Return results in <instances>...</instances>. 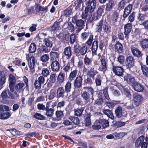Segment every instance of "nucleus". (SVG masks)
Masks as SVG:
<instances>
[{
    "label": "nucleus",
    "mask_w": 148,
    "mask_h": 148,
    "mask_svg": "<svg viewBox=\"0 0 148 148\" xmlns=\"http://www.w3.org/2000/svg\"><path fill=\"white\" fill-rule=\"evenodd\" d=\"M102 29L103 32L106 34H109L111 31V27L107 23H103V20H100L96 25L97 31L101 32L102 31Z\"/></svg>",
    "instance_id": "f257e3e1"
},
{
    "label": "nucleus",
    "mask_w": 148,
    "mask_h": 148,
    "mask_svg": "<svg viewBox=\"0 0 148 148\" xmlns=\"http://www.w3.org/2000/svg\"><path fill=\"white\" fill-rule=\"evenodd\" d=\"M93 35H91L87 41L85 42V44L87 46L90 47L91 46V51L92 54H97L96 52L98 47V41L95 40L93 42Z\"/></svg>",
    "instance_id": "f03ea898"
},
{
    "label": "nucleus",
    "mask_w": 148,
    "mask_h": 148,
    "mask_svg": "<svg viewBox=\"0 0 148 148\" xmlns=\"http://www.w3.org/2000/svg\"><path fill=\"white\" fill-rule=\"evenodd\" d=\"M83 89H85V91L81 93V97L86 102L88 103L90 101V95L93 99L94 89L91 87L88 86L84 87Z\"/></svg>",
    "instance_id": "7ed1b4c3"
},
{
    "label": "nucleus",
    "mask_w": 148,
    "mask_h": 148,
    "mask_svg": "<svg viewBox=\"0 0 148 148\" xmlns=\"http://www.w3.org/2000/svg\"><path fill=\"white\" fill-rule=\"evenodd\" d=\"M86 46L87 45H81L79 43H76L74 46L75 53L77 54L79 53L82 56L85 55L88 50V48Z\"/></svg>",
    "instance_id": "20e7f679"
},
{
    "label": "nucleus",
    "mask_w": 148,
    "mask_h": 148,
    "mask_svg": "<svg viewBox=\"0 0 148 148\" xmlns=\"http://www.w3.org/2000/svg\"><path fill=\"white\" fill-rule=\"evenodd\" d=\"M112 71L114 74L118 77H122L125 71L123 68L121 66H114L113 65L112 68Z\"/></svg>",
    "instance_id": "39448f33"
},
{
    "label": "nucleus",
    "mask_w": 148,
    "mask_h": 148,
    "mask_svg": "<svg viewBox=\"0 0 148 148\" xmlns=\"http://www.w3.org/2000/svg\"><path fill=\"white\" fill-rule=\"evenodd\" d=\"M97 0H92L90 1H87L86 3V8L90 10V13H92L95 9L97 4Z\"/></svg>",
    "instance_id": "423d86ee"
},
{
    "label": "nucleus",
    "mask_w": 148,
    "mask_h": 148,
    "mask_svg": "<svg viewBox=\"0 0 148 148\" xmlns=\"http://www.w3.org/2000/svg\"><path fill=\"white\" fill-rule=\"evenodd\" d=\"M132 27V24L130 23H128L124 25V33L126 39H128L129 38V34L131 31Z\"/></svg>",
    "instance_id": "0eeeda50"
},
{
    "label": "nucleus",
    "mask_w": 148,
    "mask_h": 148,
    "mask_svg": "<svg viewBox=\"0 0 148 148\" xmlns=\"http://www.w3.org/2000/svg\"><path fill=\"white\" fill-rule=\"evenodd\" d=\"M143 100V97L140 94L135 95L133 96V103L136 107L138 106L141 103Z\"/></svg>",
    "instance_id": "6e6552de"
},
{
    "label": "nucleus",
    "mask_w": 148,
    "mask_h": 148,
    "mask_svg": "<svg viewBox=\"0 0 148 148\" xmlns=\"http://www.w3.org/2000/svg\"><path fill=\"white\" fill-rule=\"evenodd\" d=\"M83 78L82 76L79 75L76 77L75 80L73 85L76 88H79L82 87V85Z\"/></svg>",
    "instance_id": "1a4fd4ad"
},
{
    "label": "nucleus",
    "mask_w": 148,
    "mask_h": 148,
    "mask_svg": "<svg viewBox=\"0 0 148 148\" xmlns=\"http://www.w3.org/2000/svg\"><path fill=\"white\" fill-rule=\"evenodd\" d=\"M125 64L127 68L130 69L134 65V60L132 56H127L125 59Z\"/></svg>",
    "instance_id": "9d476101"
},
{
    "label": "nucleus",
    "mask_w": 148,
    "mask_h": 148,
    "mask_svg": "<svg viewBox=\"0 0 148 148\" xmlns=\"http://www.w3.org/2000/svg\"><path fill=\"white\" fill-rule=\"evenodd\" d=\"M115 52L118 54H121L123 52V46L122 44L119 41H117L114 45Z\"/></svg>",
    "instance_id": "9b49d317"
},
{
    "label": "nucleus",
    "mask_w": 148,
    "mask_h": 148,
    "mask_svg": "<svg viewBox=\"0 0 148 148\" xmlns=\"http://www.w3.org/2000/svg\"><path fill=\"white\" fill-rule=\"evenodd\" d=\"M123 78L124 80L126 81L129 84L132 85V86L136 82L134 77L130 74H127L124 76Z\"/></svg>",
    "instance_id": "f8f14e48"
},
{
    "label": "nucleus",
    "mask_w": 148,
    "mask_h": 148,
    "mask_svg": "<svg viewBox=\"0 0 148 148\" xmlns=\"http://www.w3.org/2000/svg\"><path fill=\"white\" fill-rule=\"evenodd\" d=\"M73 5H71L62 12V15L66 17H69L72 14Z\"/></svg>",
    "instance_id": "ddd939ff"
},
{
    "label": "nucleus",
    "mask_w": 148,
    "mask_h": 148,
    "mask_svg": "<svg viewBox=\"0 0 148 148\" xmlns=\"http://www.w3.org/2000/svg\"><path fill=\"white\" fill-rule=\"evenodd\" d=\"M63 21L62 19L59 21H55L53 25L51 27V32H55L58 30H59L60 28V23Z\"/></svg>",
    "instance_id": "4468645a"
},
{
    "label": "nucleus",
    "mask_w": 148,
    "mask_h": 148,
    "mask_svg": "<svg viewBox=\"0 0 148 148\" xmlns=\"http://www.w3.org/2000/svg\"><path fill=\"white\" fill-rule=\"evenodd\" d=\"M50 51V49L45 45H42L37 49V53L38 56H40L42 53H48Z\"/></svg>",
    "instance_id": "2eb2a0df"
},
{
    "label": "nucleus",
    "mask_w": 148,
    "mask_h": 148,
    "mask_svg": "<svg viewBox=\"0 0 148 148\" xmlns=\"http://www.w3.org/2000/svg\"><path fill=\"white\" fill-rule=\"evenodd\" d=\"M50 65L52 70L55 71H58L60 68V64L57 60L51 61Z\"/></svg>",
    "instance_id": "dca6fc26"
},
{
    "label": "nucleus",
    "mask_w": 148,
    "mask_h": 148,
    "mask_svg": "<svg viewBox=\"0 0 148 148\" xmlns=\"http://www.w3.org/2000/svg\"><path fill=\"white\" fill-rule=\"evenodd\" d=\"M132 87L134 90L138 92H142L144 90L143 86L137 82L132 85Z\"/></svg>",
    "instance_id": "f3484780"
},
{
    "label": "nucleus",
    "mask_w": 148,
    "mask_h": 148,
    "mask_svg": "<svg viewBox=\"0 0 148 148\" xmlns=\"http://www.w3.org/2000/svg\"><path fill=\"white\" fill-rule=\"evenodd\" d=\"M133 5L132 4H129L127 7L124 9L123 14V18L125 19L127 17L128 15L131 13Z\"/></svg>",
    "instance_id": "a211bd4d"
},
{
    "label": "nucleus",
    "mask_w": 148,
    "mask_h": 148,
    "mask_svg": "<svg viewBox=\"0 0 148 148\" xmlns=\"http://www.w3.org/2000/svg\"><path fill=\"white\" fill-rule=\"evenodd\" d=\"M139 45L143 49L145 50L148 49V39H141L139 42Z\"/></svg>",
    "instance_id": "6ab92c4d"
},
{
    "label": "nucleus",
    "mask_w": 148,
    "mask_h": 148,
    "mask_svg": "<svg viewBox=\"0 0 148 148\" xmlns=\"http://www.w3.org/2000/svg\"><path fill=\"white\" fill-rule=\"evenodd\" d=\"M145 139V136L143 135L139 137L135 141V147L138 148L141 147L142 143L144 142Z\"/></svg>",
    "instance_id": "aec40b11"
},
{
    "label": "nucleus",
    "mask_w": 148,
    "mask_h": 148,
    "mask_svg": "<svg viewBox=\"0 0 148 148\" xmlns=\"http://www.w3.org/2000/svg\"><path fill=\"white\" fill-rule=\"evenodd\" d=\"M131 50L134 56L139 58L143 56V54L138 48H135L134 47H131Z\"/></svg>",
    "instance_id": "412c9836"
},
{
    "label": "nucleus",
    "mask_w": 148,
    "mask_h": 148,
    "mask_svg": "<svg viewBox=\"0 0 148 148\" xmlns=\"http://www.w3.org/2000/svg\"><path fill=\"white\" fill-rule=\"evenodd\" d=\"M35 5V10L38 13L40 11L45 12H46L48 11V7L47 6L43 7L39 3H36Z\"/></svg>",
    "instance_id": "4be33fe9"
},
{
    "label": "nucleus",
    "mask_w": 148,
    "mask_h": 148,
    "mask_svg": "<svg viewBox=\"0 0 148 148\" xmlns=\"http://www.w3.org/2000/svg\"><path fill=\"white\" fill-rule=\"evenodd\" d=\"M96 122L99 123L104 128H105L109 126V122L105 119H99L97 120Z\"/></svg>",
    "instance_id": "5701e85b"
},
{
    "label": "nucleus",
    "mask_w": 148,
    "mask_h": 148,
    "mask_svg": "<svg viewBox=\"0 0 148 148\" xmlns=\"http://www.w3.org/2000/svg\"><path fill=\"white\" fill-rule=\"evenodd\" d=\"M104 8V5H102L99 7L96 12H94L96 16L95 20H98L102 15Z\"/></svg>",
    "instance_id": "b1692460"
},
{
    "label": "nucleus",
    "mask_w": 148,
    "mask_h": 148,
    "mask_svg": "<svg viewBox=\"0 0 148 148\" xmlns=\"http://www.w3.org/2000/svg\"><path fill=\"white\" fill-rule=\"evenodd\" d=\"M52 41V38L49 37L47 38H45L43 40V42L45 45L50 48H51L53 46V42Z\"/></svg>",
    "instance_id": "393cba45"
},
{
    "label": "nucleus",
    "mask_w": 148,
    "mask_h": 148,
    "mask_svg": "<svg viewBox=\"0 0 148 148\" xmlns=\"http://www.w3.org/2000/svg\"><path fill=\"white\" fill-rule=\"evenodd\" d=\"M114 5V1L113 0H109L108 3L106 5L105 8L106 11L110 12L111 11Z\"/></svg>",
    "instance_id": "a878e982"
},
{
    "label": "nucleus",
    "mask_w": 148,
    "mask_h": 148,
    "mask_svg": "<svg viewBox=\"0 0 148 148\" xmlns=\"http://www.w3.org/2000/svg\"><path fill=\"white\" fill-rule=\"evenodd\" d=\"M100 61L101 68L100 70L102 71L107 70V62L105 58H101L100 59Z\"/></svg>",
    "instance_id": "bb28decb"
},
{
    "label": "nucleus",
    "mask_w": 148,
    "mask_h": 148,
    "mask_svg": "<svg viewBox=\"0 0 148 148\" xmlns=\"http://www.w3.org/2000/svg\"><path fill=\"white\" fill-rule=\"evenodd\" d=\"M65 92L62 87H60L58 88L57 91V98H63L64 96V93Z\"/></svg>",
    "instance_id": "cd10ccee"
},
{
    "label": "nucleus",
    "mask_w": 148,
    "mask_h": 148,
    "mask_svg": "<svg viewBox=\"0 0 148 148\" xmlns=\"http://www.w3.org/2000/svg\"><path fill=\"white\" fill-rule=\"evenodd\" d=\"M120 101L113 100L112 102L106 101L105 104L110 108L112 109L116 105L120 103Z\"/></svg>",
    "instance_id": "c85d7f7f"
},
{
    "label": "nucleus",
    "mask_w": 148,
    "mask_h": 148,
    "mask_svg": "<svg viewBox=\"0 0 148 148\" xmlns=\"http://www.w3.org/2000/svg\"><path fill=\"white\" fill-rule=\"evenodd\" d=\"M72 53L71 47L70 46L66 47L64 49L63 53L68 58H70L71 56Z\"/></svg>",
    "instance_id": "c756f323"
},
{
    "label": "nucleus",
    "mask_w": 148,
    "mask_h": 148,
    "mask_svg": "<svg viewBox=\"0 0 148 148\" xmlns=\"http://www.w3.org/2000/svg\"><path fill=\"white\" fill-rule=\"evenodd\" d=\"M115 114L116 117L120 118L122 117L123 116V111L121 106L117 107L115 109Z\"/></svg>",
    "instance_id": "7c9ffc66"
},
{
    "label": "nucleus",
    "mask_w": 148,
    "mask_h": 148,
    "mask_svg": "<svg viewBox=\"0 0 148 148\" xmlns=\"http://www.w3.org/2000/svg\"><path fill=\"white\" fill-rule=\"evenodd\" d=\"M28 65L30 69H33L35 63V58L33 56H31L27 59Z\"/></svg>",
    "instance_id": "2f4dec72"
},
{
    "label": "nucleus",
    "mask_w": 148,
    "mask_h": 148,
    "mask_svg": "<svg viewBox=\"0 0 148 148\" xmlns=\"http://www.w3.org/2000/svg\"><path fill=\"white\" fill-rule=\"evenodd\" d=\"M50 60L51 61L57 60L58 59L59 54L58 52L51 51L50 53Z\"/></svg>",
    "instance_id": "473e14b6"
},
{
    "label": "nucleus",
    "mask_w": 148,
    "mask_h": 148,
    "mask_svg": "<svg viewBox=\"0 0 148 148\" xmlns=\"http://www.w3.org/2000/svg\"><path fill=\"white\" fill-rule=\"evenodd\" d=\"M65 74L64 73L61 71L58 76V82L59 84H61L65 81Z\"/></svg>",
    "instance_id": "72a5a7b5"
},
{
    "label": "nucleus",
    "mask_w": 148,
    "mask_h": 148,
    "mask_svg": "<svg viewBox=\"0 0 148 148\" xmlns=\"http://www.w3.org/2000/svg\"><path fill=\"white\" fill-rule=\"evenodd\" d=\"M92 59L86 56L84 58V64L87 67H90L92 65Z\"/></svg>",
    "instance_id": "f704fd0d"
},
{
    "label": "nucleus",
    "mask_w": 148,
    "mask_h": 148,
    "mask_svg": "<svg viewBox=\"0 0 148 148\" xmlns=\"http://www.w3.org/2000/svg\"><path fill=\"white\" fill-rule=\"evenodd\" d=\"M98 72L96 70H95L94 68H91L90 70L88 71L87 74V77H90L95 78V76L98 73Z\"/></svg>",
    "instance_id": "c9c22d12"
},
{
    "label": "nucleus",
    "mask_w": 148,
    "mask_h": 148,
    "mask_svg": "<svg viewBox=\"0 0 148 148\" xmlns=\"http://www.w3.org/2000/svg\"><path fill=\"white\" fill-rule=\"evenodd\" d=\"M91 115L90 114L87 113L84 116V122L86 126H89L91 124Z\"/></svg>",
    "instance_id": "e433bc0d"
},
{
    "label": "nucleus",
    "mask_w": 148,
    "mask_h": 148,
    "mask_svg": "<svg viewBox=\"0 0 148 148\" xmlns=\"http://www.w3.org/2000/svg\"><path fill=\"white\" fill-rule=\"evenodd\" d=\"M141 69L143 75L148 77V67L146 65H141Z\"/></svg>",
    "instance_id": "4c0bfd02"
},
{
    "label": "nucleus",
    "mask_w": 148,
    "mask_h": 148,
    "mask_svg": "<svg viewBox=\"0 0 148 148\" xmlns=\"http://www.w3.org/2000/svg\"><path fill=\"white\" fill-rule=\"evenodd\" d=\"M103 113L106 115L109 118L113 119H114V116L112 111L108 109H106L103 110Z\"/></svg>",
    "instance_id": "58836bf2"
},
{
    "label": "nucleus",
    "mask_w": 148,
    "mask_h": 148,
    "mask_svg": "<svg viewBox=\"0 0 148 148\" xmlns=\"http://www.w3.org/2000/svg\"><path fill=\"white\" fill-rule=\"evenodd\" d=\"M77 70L75 69L74 70L72 71L70 73L69 75V80L71 81L74 79L77 74Z\"/></svg>",
    "instance_id": "ea45409f"
},
{
    "label": "nucleus",
    "mask_w": 148,
    "mask_h": 148,
    "mask_svg": "<svg viewBox=\"0 0 148 148\" xmlns=\"http://www.w3.org/2000/svg\"><path fill=\"white\" fill-rule=\"evenodd\" d=\"M36 49V45L35 43H32L30 45L29 49V52L30 53H34Z\"/></svg>",
    "instance_id": "a19ab883"
},
{
    "label": "nucleus",
    "mask_w": 148,
    "mask_h": 148,
    "mask_svg": "<svg viewBox=\"0 0 148 148\" xmlns=\"http://www.w3.org/2000/svg\"><path fill=\"white\" fill-rule=\"evenodd\" d=\"M95 80V78L90 77H87L86 79L84 80V84H93V82Z\"/></svg>",
    "instance_id": "79ce46f5"
},
{
    "label": "nucleus",
    "mask_w": 148,
    "mask_h": 148,
    "mask_svg": "<svg viewBox=\"0 0 148 148\" xmlns=\"http://www.w3.org/2000/svg\"><path fill=\"white\" fill-rule=\"evenodd\" d=\"M55 114L57 120L58 121L61 120L62 118L64 116L63 111H56Z\"/></svg>",
    "instance_id": "37998d69"
},
{
    "label": "nucleus",
    "mask_w": 148,
    "mask_h": 148,
    "mask_svg": "<svg viewBox=\"0 0 148 148\" xmlns=\"http://www.w3.org/2000/svg\"><path fill=\"white\" fill-rule=\"evenodd\" d=\"M24 86L23 83H18L15 86V90L17 91H23L24 89L23 88Z\"/></svg>",
    "instance_id": "c03bdc74"
},
{
    "label": "nucleus",
    "mask_w": 148,
    "mask_h": 148,
    "mask_svg": "<svg viewBox=\"0 0 148 148\" xmlns=\"http://www.w3.org/2000/svg\"><path fill=\"white\" fill-rule=\"evenodd\" d=\"M108 87H106L104 88L102 90L103 96L105 99L109 100L110 98L109 97L108 93Z\"/></svg>",
    "instance_id": "a18cd8bd"
},
{
    "label": "nucleus",
    "mask_w": 148,
    "mask_h": 148,
    "mask_svg": "<svg viewBox=\"0 0 148 148\" xmlns=\"http://www.w3.org/2000/svg\"><path fill=\"white\" fill-rule=\"evenodd\" d=\"M69 119L72 121V123H73L75 125H78L80 123L79 120L77 117L70 116Z\"/></svg>",
    "instance_id": "49530a36"
},
{
    "label": "nucleus",
    "mask_w": 148,
    "mask_h": 148,
    "mask_svg": "<svg viewBox=\"0 0 148 148\" xmlns=\"http://www.w3.org/2000/svg\"><path fill=\"white\" fill-rule=\"evenodd\" d=\"M34 117L35 119L40 120H45V118L43 115L40 113L36 112L34 114Z\"/></svg>",
    "instance_id": "de8ad7c7"
},
{
    "label": "nucleus",
    "mask_w": 148,
    "mask_h": 148,
    "mask_svg": "<svg viewBox=\"0 0 148 148\" xmlns=\"http://www.w3.org/2000/svg\"><path fill=\"white\" fill-rule=\"evenodd\" d=\"M84 109V108L82 107L81 108H78L77 109L75 110L74 111L75 115L78 116H81Z\"/></svg>",
    "instance_id": "09e8293b"
},
{
    "label": "nucleus",
    "mask_w": 148,
    "mask_h": 148,
    "mask_svg": "<svg viewBox=\"0 0 148 148\" xmlns=\"http://www.w3.org/2000/svg\"><path fill=\"white\" fill-rule=\"evenodd\" d=\"M10 115V113L8 112L3 113H0V119H5L9 118Z\"/></svg>",
    "instance_id": "8fccbe9b"
},
{
    "label": "nucleus",
    "mask_w": 148,
    "mask_h": 148,
    "mask_svg": "<svg viewBox=\"0 0 148 148\" xmlns=\"http://www.w3.org/2000/svg\"><path fill=\"white\" fill-rule=\"evenodd\" d=\"M71 82L68 81L66 83L65 86V91L66 93L70 92L71 89Z\"/></svg>",
    "instance_id": "3c124183"
},
{
    "label": "nucleus",
    "mask_w": 148,
    "mask_h": 148,
    "mask_svg": "<svg viewBox=\"0 0 148 148\" xmlns=\"http://www.w3.org/2000/svg\"><path fill=\"white\" fill-rule=\"evenodd\" d=\"M46 111L45 115L48 117H52L54 111L53 108H50L47 109H46Z\"/></svg>",
    "instance_id": "603ef678"
},
{
    "label": "nucleus",
    "mask_w": 148,
    "mask_h": 148,
    "mask_svg": "<svg viewBox=\"0 0 148 148\" xmlns=\"http://www.w3.org/2000/svg\"><path fill=\"white\" fill-rule=\"evenodd\" d=\"M9 84L12 85L13 84H14L16 82V79L15 77L12 74H10L9 75Z\"/></svg>",
    "instance_id": "864d4df0"
},
{
    "label": "nucleus",
    "mask_w": 148,
    "mask_h": 148,
    "mask_svg": "<svg viewBox=\"0 0 148 148\" xmlns=\"http://www.w3.org/2000/svg\"><path fill=\"white\" fill-rule=\"evenodd\" d=\"M93 35L92 34L89 32H84L82 33L81 35V37L83 40H86V39L89 36L90 38V36Z\"/></svg>",
    "instance_id": "5fc2aeb1"
},
{
    "label": "nucleus",
    "mask_w": 148,
    "mask_h": 148,
    "mask_svg": "<svg viewBox=\"0 0 148 148\" xmlns=\"http://www.w3.org/2000/svg\"><path fill=\"white\" fill-rule=\"evenodd\" d=\"M83 0H77L75 1L74 3V4L72 5H73V7L75 6V9L77 10V9L79 8L81 6L82 3V2Z\"/></svg>",
    "instance_id": "6e6d98bb"
},
{
    "label": "nucleus",
    "mask_w": 148,
    "mask_h": 148,
    "mask_svg": "<svg viewBox=\"0 0 148 148\" xmlns=\"http://www.w3.org/2000/svg\"><path fill=\"white\" fill-rule=\"evenodd\" d=\"M114 135L116 139H119L123 138L125 135V133L124 132H120V133L115 132Z\"/></svg>",
    "instance_id": "4d7b16f0"
},
{
    "label": "nucleus",
    "mask_w": 148,
    "mask_h": 148,
    "mask_svg": "<svg viewBox=\"0 0 148 148\" xmlns=\"http://www.w3.org/2000/svg\"><path fill=\"white\" fill-rule=\"evenodd\" d=\"M56 96V93L54 90H51L49 92V94L48 95V99L49 100H52Z\"/></svg>",
    "instance_id": "13d9d810"
},
{
    "label": "nucleus",
    "mask_w": 148,
    "mask_h": 148,
    "mask_svg": "<svg viewBox=\"0 0 148 148\" xmlns=\"http://www.w3.org/2000/svg\"><path fill=\"white\" fill-rule=\"evenodd\" d=\"M6 79V75L4 74H0V84L3 85L5 82Z\"/></svg>",
    "instance_id": "bf43d9fd"
},
{
    "label": "nucleus",
    "mask_w": 148,
    "mask_h": 148,
    "mask_svg": "<svg viewBox=\"0 0 148 148\" xmlns=\"http://www.w3.org/2000/svg\"><path fill=\"white\" fill-rule=\"evenodd\" d=\"M34 88L36 90H39L41 88L42 85L39 82L37 79H36L35 80L34 83Z\"/></svg>",
    "instance_id": "052dcab7"
},
{
    "label": "nucleus",
    "mask_w": 148,
    "mask_h": 148,
    "mask_svg": "<svg viewBox=\"0 0 148 148\" xmlns=\"http://www.w3.org/2000/svg\"><path fill=\"white\" fill-rule=\"evenodd\" d=\"M83 66V72H86L87 71L85 65L84 64L83 62L82 61H79L78 63L77 67L80 69H82Z\"/></svg>",
    "instance_id": "680f3d73"
},
{
    "label": "nucleus",
    "mask_w": 148,
    "mask_h": 148,
    "mask_svg": "<svg viewBox=\"0 0 148 148\" xmlns=\"http://www.w3.org/2000/svg\"><path fill=\"white\" fill-rule=\"evenodd\" d=\"M49 57L47 54L43 55L40 58V60L43 62H45L48 61L49 59Z\"/></svg>",
    "instance_id": "e2e57ef3"
},
{
    "label": "nucleus",
    "mask_w": 148,
    "mask_h": 148,
    "mask_svg": "<svg viewBox=\"0 0 148 148\" xmlns=\"http://www.w3.org/2000/svg\"><path fill=\"white\" fill-rule=\"evenodd\" d=\"M126 3V0H122L119 3L118 9L119 10H121L123 9Z\"/></svg>",
    "instance_id": "0e129e2a"
},
{
    "label": "nucleus",
    "mask_w": 148,
    "mask_h": 148,
    "mask_svg": "<svg viewBox=\"0 0 148 148\" xmlns=\"http://www.w3.org/2000/svg\"><path fill=\"white\" fill-rule=\"evenodd\" d=\"M101 77L100 75H97L95 78V82L96 84V85L97 86H98L101 85Z\"/></svg>",
    "instance_id": "69168bd1"
},
{
    "label": "nucleus",
    "mask_w": 148,
    "mask_h": 148,
    "mask_svg": "<svg viewBox=\"0 0 148 148\" xmlns=\"http://www.w3.org/2000/svg\"><path fill=\"white\" fill-rule=\"evenodd\" d=\"M135 12H133L129 16L128 18L129 21L130 22H132L134 21L135 18Z\"/></svg>",
    "instance_id": "338daca9"
},
{
    "label": "nucleus",
    "mask_w": 148,
    "mask_h": 148,
    "mask_svg": "<svg viewBox=\"0 0 148 148\" xmlns=\"http://www.w3.org/2000/svg\"><path fill=\"white\" fill-rule=\"evenodd\" d=\"M142 9L145 11H147L148 10V0H145Z\"/></svg>",
    "instance_id": "774afa93"
}]
</instances>
